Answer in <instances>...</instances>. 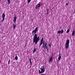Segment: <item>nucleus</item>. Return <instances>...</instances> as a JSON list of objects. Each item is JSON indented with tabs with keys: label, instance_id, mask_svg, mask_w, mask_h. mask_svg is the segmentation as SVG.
<instances>
[{
	"label": "nucleus",
	"instance_id": "obj_1",
	"mask_svg": "<svg viewBox=\"0 0 75 75\" xmlns=\"http://www.w3.org/2000/svg\"><path fill=\"white\" fill-rule=\"evenodd\" d=\"M40 40V37H37V34H35L33 37V43H35V44H37L38 43V42Z\"/></svg>",
	"mask_w": 75,
	"mask_h": 75
},
{
	"label": "nucleus",
	"instance_id": "obj_2",
	"mask_svg": "<svg viewBox=\"0 0 75 75\" xmlns=\"http://www.w3.org/2000/svg\"><path fill=\"white\" fill-rule=\"evenodd\" d=\"M40 69H41V71L40 70H39V74H42V73H44L45 72V67L44 66H42L40 68Z\"/></svg>",
	"mask_w": 75,
	"mask_h": 75
},
{
	"label": "nucleus",
	"instance_id": "obj_3",
	"mask_svg": "<svg viewBox=\"0 0 75 75\" xmlns=\"http://www.w3.org/2000/svg\"><path fill=\"white\" fill-rule=\"evenodd\" d=\"M69 39H67V40H66V42L65 44V48H69Z\"/></svg>",
	"mask_w": 75,
	"mask_h": 75
},
{
	"label": "nucleus",
	"instance_id": "obj_4",
	"mask_svg": "<svg viewBox=\"0 0 75 75\" xmlns=\"http://www.w3.org/2000/svg\"><path fill=\"white\" fill-rule=\"evenodd\" d=\"M40 6H41V4H38L35 6L36 9H37L38 8H39Z\"/></svg>",
	"mask_w": 75,
	"mask_h": 75
},
{
	"label": "nucleus",
	"instance_id": "obj_5",
	"mask_svg": "<svg viewBox=\"0 0 75 75\" xmlns=\"http://www.w3.org/2000/svg\"><path fill=\"white\" fill-rule=\"evenodd\" d=\"M16 20H17V17L16 16L14 17V19L13 20V21L14 23H15L16 22Z\"/></svg>",
	"mask_w": 75,
	"mask_h": 75
},
{
	"label": "nucleus",
	"instance_id": "obj_6",
	"mask_svg": "<svg viewBox=\"0 0 75 75\" xmlns=\"http://www.w3.org/2000/svg\"><path fill=\"white\" fill-rule=\"evenodd\" d=\"M35 33H37V31H36L35 30H33L32 32V33L33 34V35H34Z\"/></svg>",
	"mask_w": 75,
	"mask_h": 75
},
{
	"label": "nucleus",
	"instance_id": "obj_7",
	"mask_svg": "<svg viewBox=\"0 0 75 75\" xmlns=\"http://www.w3.org/2000/svg\"><path fill=\"white\" fill-rule=\"evenodd\" d=\"M52 61V57H51L50 59V60L49 61V63H50Z\"/></svg>",
	"mask_w": 75,
	"mask_h": 75
},
{
	"label": "nucleus",
	"instance_id": "obj_8",
	"mask_svg": "<svg viewBox=\"0 0 75 75\" xmlns=\"http://www.w3.org/2000/svg\"><path fill=\"white\" fill-rule=\"evenodd\" d=\"M72 36H74L75 35V30H73L72 33Z\"/></svg>",
	"mask_w": 75,
	"mask_h": 75
},
{
	"label": "nucleus",
	"instance_id": "obj_9",
	"mask_svg": "<svg viewBox=\"0 0 75 75\" xmlns=\"http://www.w3.org/2000/svg\"><path fill=\"white\" fill-rule=\"evenodd\" d=\"M44 46L45 48L47 46V42H45V43H44Z\"/></svg>",
	"mask_w": 75,
	"mask_h": 75
},
{
	"label": "nucleus",
	"instance_id": "obj_10",
	"mask_svg": "<svg viewBox=\"0 0 75 75\" xmlns=\"http://www.w3.org/2000/svg\"><path fill=\"white\" fill-rule=\"evenodd\" d=\"M5 14L4 13H3L2 15V18H5Z\"/></svg>",
	"mask_w": 75,
	"mask_h": 75
},
{
	"label": "nucleus",
	"instance_id": "obj_11",
	"mask_svg": "<svg viewBox=\"0 0 75 75\" xmlns=\"http://www.w3.org/2000/svg\"><path fill=\"white\" fill-rule=\"evenodd\" d=\"M31 58L29 59V61L30 64V65H32V62H31Z\"/></svg>",
	"mask_w": 75,
	"mask_h": 75
},
{
	"label": "nucleus",
	"instance_id": "obj_12",
	"mask_svg": "<svg viewBox=\"0 0 75 75\" xmlns=\"http://www.w3.org/2000/svg\"><path fill=\"white\" fill-rule=\"evenodd\" d=\"M36 51V48H35L33 51V53H34Z\"/></svg>",
	"mask_w": 75,
	"mask_h": 75
},
{
	"label": "nucleus",
	"instance_id": "obj_13",
	"mask_svg": "<svg viewBox=\"0 0 75 75\" xmlns=\"http://www.w3.org/2000/svg\"><path fill=\"white\" fill-rule=\"evenodd\" d=\"M15 59H16V60H18V57H17V56L15 57Z\"/></svg>",
	"mask_w": 75,
	"mask_h": 75
},
{
	"label": "nucleus",
	"instance_id": "obj_14",
	"mask_svg": "<svg viewBox=\"0 0 75 75\" xmlns=\"http://www.w3.org/2000/svg\"><path fill=\"white\" fill-rule=\"evenodd\" d=\"M13 27L14 28H16V25H15L14 24H13Z\"/></svg>",
	"mask_w": 75,
	"mask_h": 75
},
{
	"label": "nucleus",
	"instance_id": "obj_15",
	"mask_svg": "<svg viewBox=\"0 0 75 75\" xmlns=\"http://www.w3.org/2000/svg\"><path fill=\"white\" fill-rule=\"evenodd\" d=\"M69 31H70V30L68 29L66 32V33H69Z\"/></svg>",
	"mask_w": 75,
	"mask_h": 75
},
{
	"label": "nucleus",
	"instance_id": "obj_16",
	"mask_svg": "<svg viewBox=\"0 0 75 75\" xmlns=\"http://www.w3.org/2000/svg\"><path fill=\"white\" fill-rule=\"evenodd\" d=\"M64 30L62 29L61 31V34H62V33H64Z\"/></svg>",
	"mask_w": 75,
	"mask_h": 75
},
{
	"label": "nucleus",
	"instance_id": "obj_17",
	"mask_svg": "<svg viewBox=\"0 0 75 75\" xmlns=\"http://www.w3.org/2000/svg\"><path fill=\"white\" fill-rule=\"evenodd\" d=\"M52 45V43H50L48 45L49 47H51V45Z\"/></svg>",
	"mask_w": 75,
	"mask_h": 75
},
{
	"label": "nucleus",
	"instance_id": "obj_18",
	"mask_svg": "<svg viewBox=\"0 0 75 75\" xmlns=\"http://www.w3.org/2000/svg\"><path fill=\"white\" fill-rule=\"evenodd\" d=\"M61 59V56H59L58 59H59V60H60Z\"/></svg>",
	"mask_w": 75,
	"mask_h": 75
},
{
	"label": "nucleus",
	"instance_id": "obj_19",
	"mask_svg": "<svg viewBox=\"0 0 75 75\" xmlns=\"http://www.w3.org/2000/svg\"><path fill=\"white\" fill-rule=\"evenodd\" d=\"M44 41V39L43 38H42L41 39V40L40 42H42V41Z\"/></svg>",
	"mask_w": 75,
	"mask_h": 75
},
{
	"label": "nucleus",
	"instance_id": "obj_20",
	"mask_svg": "<svg viewBox=\"0 0 75 75\" xmlns=\"http://www.w3.org/2000/svg\"><path fill=\"white\" fill-rule=\"evenodd\" d=\"M42 44H43V42H40V45H39V46H41V45H42Z\"/></svg>",
	"mask_w": 75,
	"mask_h": 75
},
{
	"label": "nucleus",
	"instance_id": "obj_21",
	"mask_svg": "<svg viewBox=\"0 0 75 75\" xmlns=\"http://www.w3.org/2000/svg\"><path fill=\"white\" fill-rule=\"evenodd\" d=\"M42 48H44V49H45V46H44V43H43Z\"/></svg>",
	"mask_w": 75,
	"mask_h": 75
},
{
	"label": "nucleus",
	"instance_id": "obj_22",
	"mask_svg": "<svg viewBox=\"0 0 75 75\" xmlns=\"http://www.w3.org/2000/svg\"><path fill=\"white\" fill-rule=\"evenodd\" d=\"M37 30H38V27H36L35 28V30L37 31Z\"/></svg>",
	"mask_w": 75,
	"mask_h": 75
},
{
	"label": "nucleus",
	"instance_id": "obj_23",
	"mask_svg": "<svg viewBox=\"0 0 75 75\" xmlns=\"http://www.w3.org/2000/svg\"><path fill=\"white\" fill-rule=\"evenodd\" d=\"M7 1L8 2V4H9L10 3V0H7Z\"/></svg>",
	"mask_w": 75,
	"mask_h": 75
},
{
	"label": "nucleus",
	"instance_id": "obj_24",
	"mask_svg": "<svg viewBox=\"0 0 75 75\" xmlns=\"http://www.w3.org/2000/svg\"><path fill=\"white\" fill-rule=\"evenodd\" d=\"M2 21H1V22H3V21H4V19H5V18H2Z\"/></svg>",
	"mask_w": 75,
	"mask_h": 75
},
{
	"label": "nucleus",
	"instance_id": "obj_25",
	"mask_svg": "<svg viewBox=\"0 0 75 75\" xmlns=\"http://www.w3.org/2000/svg\"><path fill=\"white\" fill-rule=\"evenodd\" d=\"M61 30L58 31V34H59L60 33H61Z\"/></svg>",
	"mask_w": 75,
	"mask_h": 75
},
{
	"label": "nucleus",
	"instance_id": "obj_26",
	"mask_svg": "<svg viewBox=\"0 0 75 75\" xmlns=\"http://www.w3.org/2000/svg\"><path fill=\"white\" fill-rule=\"evenodd\" d=\"M69 2L66 3V6H68V4H69Z\"/></svg>",
	"mask_w": 75,
	"mask_h": 75
},
{
	"label": "nucleus",
	"instance_id": "obj_27",
	"mask_svg": "<svg viewBox=\"0 0 75 75\" xmlns=\"http://www.w3.org/2000/svg\"><path fill=\"white\" fill-rule=\"evenodd\" d=\"M10 59H9V61H8V64L9 65L10 64Z\"/></svg>",
	"mask_w": 75,
	"mask_h": 75
},
{
	"label": "nucleus",
	"instance_id": "obj_28",
	"mask_svg": "<svg viewBox=\"0 0 75 75\" xmlns=\"http://www.w3.org/2000/svg\"><path fill=\"white\" fill-rule=\"evenodd\" d=\"M31 0H28V3H30V1H31Z\"/></svg>",
	"mask_w": 75,
	"mask_h": 75
},
{
	"label": "nucleus",
	"instance_id": "obj_29",
	"mask_svg": "<svg viewBox=\"0 0 75 75\" xmlns=\"http://www.w3.org/2000/svg\"><path fill=\"white\" fill-rule=\"evenodd\" d=\"M47 52L49 51V49H48V48H47Z\"/></svg>",
	"mask_w": 75,
	"mask_h": 75
},
{
	"label": "nucleus",
	"instance_id": "obj_30",
	"mask_svg": "<svg viewBox=\"0 0 75 75\" xmlns=\"http://www.w3.org/2000/svg\"><path fill=\"white\" fill-rule=\"evenodd\" d=\"M59 57H61V53H60L59 54Z\"/></svg>",
	"mask_w": 75,
	"mask_h": 75
},
{
	"label": "nucleus",
	"instance_id": "obj_31",
	"mask_svg": "<svg viewBox=\"0 0 75 75\" xmlns=\"http://www.w3.org/2000/svg\"><path fill=\"white\" fill-rule=\"evenodd\" d=\"M48 14H49V13L48 12V11H47V16H48Z\"/></svg>",
	"mask_w": 75,
	"mask_h": 75
},
{
	"label": "nucleus",
	"instance_id": "obj_32",
	"mask_svg": "<svg viewBox=\"0 0 75 75\" xmlns=\"http://www.w3.org/2000/svg\"><path fill=\"white\" fill-rule=\"evenodd\" d=\"M48 47V46L47 45V46H46V47H45V49H47V48H48V47Z\"/></svg>",
	"mask_w": 75,
	"mask_h": 75
},
{
	"label": "nucleus",
	"instance_id": "obj_33",
	"mask_svg": "<svg viewBox=\"0 0 75 75\" xmlns=\"http://www.w3.org/2000/svg\"><path fill=\"white\" fill-rule=\"evenodd\" d=\"M43 42V43H44V44H45V42L44 41H43V42Z\"/></svg>",
	"mask_w": 75,
	"mask_h": 75
},
{
	"label": "nucleus",
	"instance_id": "obj_34",
	"mask_svg": "<svg viewBox=\"0 0 75 75\" xmlns=\"http://www.w3.org/2000/svg\"><path fill=\"white\" fill-rule=\"evenodd\" d=\"M1 0H0V3L1 2Z\"/></svg>",
	"mask_w": 75,
	"mask_h": 75
},
{
	"label": "nucleus",
	"instance_id": "obj_35",
	"mask_svg": "<svg viewBox=\"0 0 75 75\" xmlns=\"http://www.w3.org/2000/svg\"><path fill=\"white\" fill-rule=\"evenodd\" d=\"M14 63H15V62H13Z\"/></svg>",
	"mask_w": 75,
	"mask_h": 75
}]
</instances>
